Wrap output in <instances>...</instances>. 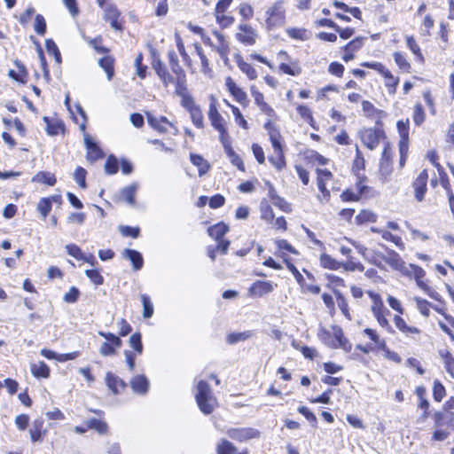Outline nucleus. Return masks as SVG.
<instances>
[{"instance_id": "14", "label": "nucleus", "mask_w": 454, "mask_h": 454, "mask_svg": "<svg viewBox=\"0 0 454 454\" xmlns=\"http://www.w3.org/2000/svg\"><path fill=\"white\" fill-rule=\"evenodd\" d=\"M146 117L148 124L160 133L168 132L167 126L174 127L172 122H170L165 116L156 117L151 113H146Z\"/></svg>"}, {"instance_id": "51", "label": "nucleus", "mask_w": 454, "mask_h": 454, "mask_svg": "<svg viewBox=\"0 0 454 454\" xmlns=\"http://www.w3.org/2000/svg\"><path fill=\"white\" fill-rule=\"evenodd\" d=\"M368 294L372 300V305L371 308L372 313L385 309L386 307L384 306L383 301L380 294H374L372 292H369Z\"/></svg>"}, {"instance_id": "12", "label": "nucleus", "mask_w": 454, "mask_h": 454, "mask_svg": "<svg viewBox=\"0 0 454 454\" xmlns=\"http://www.w3.org/2000/svg\"><path fill=\"white\" fill-rule=\"evenodd\" d=\"M277 286L276 284L270 282V281H255L250 287H249V294L252 296L256 297H262L267 294L271 293L275 287Z\"/></svg>"}, {"instance_id": "15", "label": "nucleus", "mask_w": 454, "mask_h": 454, "mask_svg": "<svg viewBox=\"0 0 454 454\" xmlns=\"http://www.w3.org/2000/svg\"><path fill=\"white\" fill-rule=\"evenodd\" d=\"M84 143L87 148V160L93 162L104 157L102 150L97 145L89 135H84Z\"/></svg>"}, {"instance_id": "55", "label": "nucleus", "mask_w": 454, "mask_h": 454, "mask_svg": "<svg viewBox=\"0 0 454 454\" xmlns=\"http://www.w3.org/2000/svg\"><path fill=\"white\" fill-rule=\"evenodd\" d=\"M85 275L93 282L96 286H100L104 283V278L98 270H86Z\"/></svg>"}, {"instance_id": "9", "label": "nucleus", "mask_w": 454, "mask_h": 454, "mask_svg": "<svg viewBox=\"0 0 454 454\" xmlns=\"http://www.w3.org/2000/svg\"><path fill=\"white\" fill-rule=\"evenodd\" d=\"M225 86L237 102L243 106L248 104L247 93L237 85L231 77L229 76L225 79Z\"/></svg>"}, {"instance_id": "24", "label": "nucleus", "mask_w": 454, "mask_h": 454, "mask_svg": "<svg viewBox=\"0 0 454 454\" xmlns=\"http://www.w3.org/2000/svg\"><path fill=\"white\" fill-rule=\"evenodd\" d=\"M32 182L45 184L50 186L55 185L57 179L54 174L48 171H40L36 175H35L32 178Z\"/></svg>"}, {"instance_id": "43", "label": "nucleus", "mask_w": 454, "mask_h": 454, "mask_svg": "<svg viewBox=\"0 0 454 454\" xmlns=\"http://www.w3.org/2000/svg\"><path fill=\"white\" fill-rule=\"evenodd\" d=\"M89 428L98 431L99 434H106L107 432V424L100 419H91L87 421Z\"/></svg>"}, {"instance_id": "56", "label": "nucleus", "mask_w": 454, "mask_h": 454, "mask_svg": "<svg viewBox=\"0 0 454 454\" xmlns=\"http://www.w3.org/2000/svg\"><path fill=\"white\" fill-rule=\"evenodd\" d=\"M34 28L35 31L40 35H43L45 34L46 21L43 15L37 14L35 16Z\"/></svg>"}, {"instance_id": "22", "label": "nucleus", "mask_w": 454, "mask_h": 454, "mask_svg": "<svg viewBox=\"0 0 454 454\" xmlns=\"http://www.w3.org/2000/svg\"><path fill=\"white\" fill-rule=\"evenodd\" d=\"M190 160L192 163L198 168L200 176H202L205 174H207L210 168L209 163L201 155L191 153Z\"/></svg>"}, {"instance_id": "58", "label": "nucleus", "mask_w": 454, "mask_h": 454, "mask_svg": "<svg viewBox=\"0 0 454 454\" xmlns=\"http://www.w3.org/2000/svg\"><path fill=\"white\" fill-rule=\"evenodd\" d=\"M262 218L266 221H271L274 218L273 209L268 202H262L260 205Z\"/></svg>"}, {"instance_id": "18", "label": "nucleus", "mask_w": 454, "mask_h": 454, "mask_svg": "<svg viewBox=\"0 0 454 454\" xmlns=\"http://www.w3.org/2000/svg\"><path fill=\"white\" fill-rule=\"evenodd\" d=\"M132 390L139 395H145L149 387V381L145 375H137L130 380Z\"/></svg>"}, {"instance_id": "26", "label": "nucleus", "mask_w": 454, "mask_h": 454, "mask_svg": "<svg viewBox=\"0 0 454 454\" xmlns=\"http://www.w3.org/2000/svg\"><path fill=\"white\" fill-rule=\"evenodd\" d=\"M168 57L171 71L174 74L175 77L185 74L184 70L179 64V59L176 53L174 51H169L168 53Z\"/></svg>"}, {"instance_id": "35", "label": "nucleus", "mask_w": 454, "mask_h": 454, "mask_svg": "<svg viewBox=\"0 0 454 454\" xmlns=\"http://www.w3.org/2000/svg\"><path fill=\"white\" fill-rule=\"evenodd\" d=\"M406 44L410 51L417 57V59L420 62H424V56L421 52L420 47L412 35L406 36Z\"/></svg>"}, {"instance_id": "10", "label": "nucleus", "mask_w": 454, "mask_h": 454, "mask_svg": "<svg viewBox=\"0 0 454 454\" xmlns=\"http://www.w3.org/2000/svg\"><path fill=\"white\" fill-rule=\"evenodd\" d=\"M382 258L392 269L403 273H409L404 261L395 251L388 250Z\"/></svg>"}, {"instance_id": "53", "label": "nucleus", "mask_w": 454, "mask_h": 454, "mask_svg": "<svg viewBox=\"0 0 454 454\" xmlns=\"http://www.w3.org/2000/svg\"><path fill=\"white\" fill-rule=\"evenodd\" d=\"M238 10L239 15L246 20L252 19L254 16V8L247 3L240 4Z\"/></svg>"}, {"instance_id": "31", "label": "nucleus", "mask_w": 454, "mask_h": 454, "mask_svg": "<svg viewBox=\"0 0 454 454\" xmlns=\"http://www.w3.org/2000/svg\"><path fill=\"white\" fill-rule=\"evenodd\" d=\"M289 37L300 41H307L309 39V32L305 28L288 27L286 30Z\"/></svg>"}, {"instance_id": "54", "label": "nucleus", "mask_w": 454, "mask_h": 454, "mask_svg": "<svg viewBox=\"0 0 454 454\" xmlns=\"http://www.w3.org/2000/svg\"><path fill=\"white\" fill-rule=\"evenodd\" d=\"M414 301H416L418 310L425 317H428L430 314V302L427 300H424L419 297H415Z\"/></svg>"}, {"instance_id": "39", "label": "nucleus", "mask_w": 454, "mask_h": 454, "mask_svg": "<svg viewBox=\"0 0 454 454\" xmlns=\"http://www.w3.org/2000/svg\"><path fill=\"white\" fill-rule=\"evenodd\" d=\"M215 18L216 23L222 27V28H227L230 27L235 21V19L233 16L224 13L221 14H214Z\"/></svg>"}, {"instance_id": "30", "label": "nucleus", "mask_w": 454, "mask_h": 454, "mask_svg": "<svg viewBox=\"0 0 454 454\" xmlns=\"http://www.w3.org/2000/svg\"><path fill=\"white\" fill-rule=\"evenodd\" d=\"M31 372L36 378H48L50 368L44 362L40 361L31 364Z\"/></svg>"}, {"instance_id": "42", "label": "nucleus", "mask_w": 454, "mask_h": 454, "mask_svg": "<svg viewBox=\"0 0 454 454\" xmlns=\"http://www.w3.org/2000/svg\"><path fill=\"white\" fill-rule=\"evenodd\" d=\"M141 301L143 304V317L150 318L153 315V305L150 298L146 294L141 295Z\"/></svg>"}, {"instance_id": "4", "label": "nucleus", "mask_w": 454, "mask_h": 454, "mask_svg": "<svg viewBox=\"0 0 454 454\" xmlns=\"http://www.w3.org/2000/svg\"><path fill=\"white\" fill-rule=\"evenodd\" d=\"M359 137L368 149L374 150L385 138V132L380 129H364L359 131Z\"/></svg>"}, {"instance_id": "21", "label": "nucleus", "mask_w": 454, "mask_h": 454, "mask_svg": "<svg viewBox=\"0 0 454 454\" xmlns=\"http://www.w3.org/2000/svg\"><path fill=\"white\" fill-rule=\"evenodd\" d=\"M217 454H248L247 450L239 451L234 444L225 439H221L216 445Z\"/></svg>"}, {"instance_id": "3", "label": "nucleus", "mask_w": 454, "mask_h": 454, "mask_svg": "<svg viewBox=\"0 0 454 454\" xmlns=\"http://www.w3.org/2000/svg\"><path fill=\"white\" fill-rule=\"evenodd\" d=\"M286 6L283 0L274 2L265 12V26L270 30L281 27L286 22Z\"/></svg>"}, {"instance_id": "1", "label": "nucleus", "mask_w": 454, "mask_h": 454, "mask_svg": "<svg viewBox=\"0 0 454 454\" xmlns=\"http://www.w3.org/2000/svg\"><path fill=\"white\" fill-rule=\"evenodd\" d=\"M318 337L330 348H341L345 352H350L352 349L351 343L344 336L342 329L338 325H332L331 329H320Z\"/></svg>"}, {"instance_id": "6", "label": "nucleus", "mask_w": 454, "mask_h": 454, "mask_svg": "<svg viewBox=\"0 0 454 454\" xmlns=\"http://www.w3.org/2000/svg\"><path fill=\"white\" fill-rule=\"evenodd\" d=\"M208 119L211 122L212 127L216 130H222L225 128V121L223 116L219 114L216 106V98L214 96H210V104L208 108Z\"/></svg>"}, {"instance_id": "37", "label": "nucleus", "mask_w": 454, "mask_h": 454, "mask_svg": "<svg viewBox=\"0 0 454 454\" xmlns=\"http://www.w3.org/2000/svg\"><path fill=\"white\" fill-rule=\"evenodd\" d=\"M114 59L110 56L101 58L98 61L99 66L106 71L109 81L114 76Z\"/></svg>"}, {"instance_id": "17", "label": "nucleus", "mask_w": 454, "mask_h": 454, "mask_svg": "<svg viewBox=\"0 0 454 454\" xmlns=\"http://www.w3.org/2000/svg\"><path fill=\"white\" fill-rule=\"evenodd\" d=\"M104 12V19L110 22L112 27L117 30L121 28L120 23L118 22L120 12L116 6L108 4L105 7Z\"/></svg>"}, {"instance_id": "7", "label": "nucleus", "mask_w": 454, "mask_h": 454, "mask_svg": "<svg viewBox=\"0 0 454 454\" xmlns=\"http://www.w3.org/2000/svg\"><path fill=\"white\" fill-rule=\"evenodd\" d=\"M226 434L230 438L239 442L257 438L260 434L258 430L251 427L230 428L226 431Z\"/></svg>"}, {"instance_id": "5", "label": "nucleus", "mask_w": 454, "mask_h": 454, "mask_svg": "<svg viewBox=\"0 0 454 454\" xmlns=\"http://www.w3.org/2000/svg\"><path fill=\"white\" fill-rule=\"evenodd\" d=\"M258 33L256 30L247 23H240L238 26V31L235 34V38L238 42L245 45H254L256 43Z\"/></svg>"}, {"instance_id": "16", "label": "nucleus", "mask_w": 454, "mask_h": 454, "mask_svg": "<svg viewBox=\"0 0 454 454\" xmlns=\"http://www.w3.org/2000/svg\"><path fill=\"white\" fill-rule=\"evenodd\" d=\"M106 384L114 395L119 394L126 387L121 378L110 372L106 374Z\"/></svg>"}, {"instance_id": "11", "label": "nucleus", "mask_w": 454, "mask_h": 454, "mask_svg": "<svg viewBox=\"0 0 454 454\" xmlns=\"http://www.w3.org/2000/svg\"><path fill=\"white\" fill-rule=\"evenodd\" d=\"M183 107L189 112L194 126L198 129H202L204 127V116L200 107L195 103V101L192 100L184 105Z\"/></svg>"}, {"instance_id": "45", "label": "nucleus", "mask_w": 454, "mask_h": 454, "mask_svg": "<svg viewBox=\"0 0 454 454\" xmlns=\"http://www.w3.org/2000/svg\"><path fill=\"white\" fill-rule=\"evenodd\" d=\"M45 47L47 52L51 55H53L57 63L61 62V55L57 44L51 39H47L45 42Z\"/></svg>"}, {"instance_id": "57", "label": "nucleus", "mask_w": 454, "mask_h": 454, "mask_svg": "<svg viewBox=\"0 0 454 454\" xmlns=\"http://www.w3.org/2000/svg\"><path fill=\"white\" fill-rule=\"evenodd\" d=\"M279 69L287 74L295 76L301 74V67L297 64L288 65L286 63H281L279 65Z\"/></svg>"}, {"instance_id": "62", "label": "nucleus", "mask_w": 454, "mask_h": 454, "mask_svg": "<svg viewBox=\"0 0 454 454\" xmlns=\"http://www.w3.org/2000/svg\"><path fill=\"white\" fill-rule=\"evenodd\" d=\"M105 170L108 175H114L118 171V161L114 156H110L105 164Z\"/></svg>"}, {"instance_id": "33", "label": "nucleus", "mask_w": 454, "mask_h": 454, "mask_svg": "<svg viewBox=\"0 0 454 454\" xmlns=\"http://www.w3.org/2000/svg\"><path fill=\"white\" fill-rule=\"evenodd\" d=\"M434 421L436 427H442L444 425H452L454 422V412L447 411L446 413L435 412Z\"/></svg>"}, {"instance_id": "32", "label": "nucleus", "mask_w": 454, "mask_h": 454, "mask_svg": "<svg viewBox=\"0 0 454 454\" xmlns=\"http://www.w3.org/2000/svg\"><path fill=\"white\" fill-rule=\"evenodd\" d=\"M320 264L325 269L336 270L341 268L342 262L336 261L327 254H322L320 255Z\"/></svg>"}, {"instance_id": "48", "label": "nucleus", "mask_w": 454, "mask_h": 454, "mask_svg": "<svg viewBox=\"0 0 454 454\" xmlns=\"http://www.w3.org/2000/svg\"><path fill=\"white\" fill-rule=\"evenodd\" d=\"M269 160L278 170L286 166L284 153H274V155L269 157Z\"/></svg>"}, {"instance_id": "49", "label": "nucleus", "mask_w": 454, "mask_h": 454, "mask_svg": "<svg viewBox=\"0 0 454 454\" xmlns=\"http://www.w3.org/2000/svg\"><path fill=\"white\" fill-rule=\"evenodd\" d=\"M336 298H337L338 307L341 310L342 314L345 316L346 318H348V320H351L352 317L349 313L348 304L346 299L344 298V296L340 293H337Z\"/></svg>"}, {"instance_id": "20", "label": "nucleus", "mask_w": 454, "mask_h": 454, "mask_svg": "<svg viewBox=\"0 0 454 454\" xmlns=\"http://www.w3.org/2000/svg\"><path fill=\"white\" fill-rule=\"evenodd\" d=\"M138 189L137 183L123 187L120 192V200L126 201L129 205L134 206L136 204L135 195Z\"/></svg>"}, {"instance_id": "46", "label": "nucleus", "mask_w": 454, "mask_h": 454, "mask_svg": "<svg viewBox=\"0 0 454 454\" xmlns=\"http://www.w3.org/2000/svg\"><path fill=\"white\" fill-rule=\"evenodd\" d=\"M129 345L134 349L136 353L141 355L143 353V344L141 340V334L139 333H136L132 334L129 338Z\"/></svg>"}, {"instance_id": "8", "label": "nucleus", "mask_w": 454, "mask_h": 454, "mask_svg": "<svg viewBox=\"0 0 454 454\" xmlns=\"http://www.w3.org/2000/svg\"><path fill=\"white\" fill-rule=\"evenodd\" d=\"M176 94L181 98V106L194 100L189 93L186 82V74L175 77Z\"/></svg>"}, {"instance_id": "36", "label": "nucleus", "mask_w": 454, "mask_h": 454, "mask_svg": "<svg viewBox=\"0 0 454 454\" xmlns=\"http://www.w3.org/2000/svg\"><path fill=\"white\" fill-rule=\"evenodd\" d=\"M254 336L252 331H245L242 333H232L227 335L226 340L229 344H234L239 341L246 340Z\"/></svg>"}, {"instance_id": "52", "label": "nucleus", "mask_w": 454, "mask_h": 454, "mask_svg": "<svg viewBox=\"0 0 454 454\" xmlns=\"http://www.w3.org/2000/svg\"><path fill=\"white\" fill-rule=\"evenodd\" d=\"M86 175L87 171L82 167H78L74 173V179L78 184V185L82 189L86 188L87 186Z\"/></svg>"}, {"instance_id": "64", "label": "nucleus", "mask_w": 454, "mask_h": 454, "mask_svg": "<svg viewBox=\"0 0 454 454\" xmlns=\"http://www.w3.org/2000/svg\"><path fill=\"white\" fill-rule=\"evenodd\" d=\"M296 109L301 117L304 119L307 122H309V124L313 122L314 119L312 116V113L308 106L303 105H298Z\"/></svg>"}, {"instance_id": "29", "label": "nucleus", "mask_w": 454, "mask_h": 454, "mask_svg": "<svg viewBox=\"0 0 454 454\" xmlns=\"http://www.w3.org/2000/svg\"><path fill=\"white\" fill-rule=\"evenodd\" d=\"M43 421L42 419H35L33 426L29 430L30 437L33 442H41L45 431L43 430Z\"/></svg>"}, {"instance_id": "13", "label": "nucleus", "mask_w": 454, "mask_h": 454, "mask_svg": "<svg viewBox=\"0 0 454 454\" xmlns=\"http://www.w3.org/2000/svg\"><path fill=\"white\" fill-rule=\"evenodd\" d=\"M428 179V174L426 169L421 171L413 182V188L415 191V198L418 201H422L427 192V183Z\"/></svg>"}, {"instance_id": "63", "label": "nucleus", "mask_w": 454, "mask_h": 454, "mask_svg": "<svg viewBox=\"0 0 454 454\" xmlns=\"http://www.w3.org/2000/svg\"><path fill=\"white\" fill-rule=\"evenodd\" d=\"M425 121V113L420 104H417L413 112V121L417 126L421 125Z\"/></svg>"}, {"instance_id": "23", "label": "nucleus", "mask_w": 454, "mask_h": 454, "mask_svg": "<svg viewBox=\"0 0 454 454\" xmlns=\"http://www.w3.org/2000/svg\"><path fill=\"white\" fill-rule=\"evenodd\" d=\"M396 127L400 136L399 145H402L403 150H404L405 145H409V120L398 121Z\"/></svg>"}, {"instance_id": "25", "label": "nucleus", "mask_w": 454, "mask_h": 454, "mask_svg": "<svg viewBox=\"0 0 454 454\" xmlns=\"http://www.w3.org/2000/svg\"><path fill=\"white\" fill-rule=\"evenodd\" d=\"M377 215L367 209L361 210L358 215L355 217V223L358 225L375 223L377 221Z\"/></svg>"}, {"instance_id": "44", "label": "nucleus", "mask_w": 454, "mask_h": 454, "mask_svg": "<svg viewBox=\"0 0 454 454\" xmlns=\"http://www.w3.org/2000/svg\"><path fill=\"white\" fill-rule=\"evenodd\" d=\"M327 280L329 283V286L333 288V293L337 295V293H340L338 288L339 287H345V281L333 274H330L327 276Z\"/></svg>"}, {"instance_id": "60", "label": "nucleus", "mask_w": 454, "mask_h": 454, "mask_svg": "<svg viewBox=\"0 0 454 454\" xmlns=\"http://www.w3.org/2000/svg\"><path fill=\"white\" fill-rule=\"evenodd\" d=\"M445 395V388L440 381L434 380L433 387V396L436 402H441Z\"/></svg>"}, {"instance_id": "61", "label": "nucleus", "mask_w": 454, "mask_h": 454, "mask_svg": "<svg viewBox=\"0 0 454 454\" xmlns=\"http://www.w3.org/2000/svg\"><path fill=\"white\" fill-rule=\"evenodd\" d=\"M362 66L379 72L383 77L390 72L380 62H364Z\"/></svg>"}, {"instance_id": "40", "label": "nucleus", "mask_w": 454, "mask_h": 454, "mask_svg": "<svg viewBox=\"0 0 454 454\" xmlns=\"http://www.w3.org/2000/svg\"><path fill=\"white\" fill-rule=\"evenodd\" d=\"M393 57L395 64L398 66L400 69L407 73L410 72L411 64L406 59L404 54L399 51H395L394 52Z\"/></svg>"}, {"instance_id": "2", "label": "nucleus", "mask_w": 454, "mask_h": 454, "mask_svg": "<svg viewBox=\"0 0 454 454\" xmlns=\"http://www.w3.org/2000/svg\"><path fill=\"white\" fill-rule=\"evenodd\" d=\"M195 399L200 410L206 415L212 413L218 405L210 386L202 380L197 382Z\"/></svg>"}, {"instance_id": "19", "label": "nucleus", "mask_w": 454, "mask_h": 454, "mask_svg": "<svg viewBox=\"0 0 454 454\" xmlns=\"http://www.w3.org/2000/svg\"><path fill=\"white\" fill-rule=\"evenodd\" d=\"M122 256L131 262L134 270L137 271L142 269L144 259L138 251L127 248L123 250Z\"/></svg>"}, {"instance_id": "47", "label": "nucleus", "mask_w": 454, "mask_h": 454, "mask_svg": "<svg viewBox=\"0 0 454 454\" xmlns=\"http://www.w3.org/2000/svg\"><path fill=\"white\" fill-rule=\"evenodd\" d=\"M51 200L50 198H43L37 204V209L40 214L45 218L51 210Z\"/></svg>"}, {"instance_id": "27", "label": "nucleus", "mask_w": 454, "mask_h": 454, "mask_svg": "<svg viewBox=\"0 0 454 454\" xmlns=\"http://www.w3.org/2000/svg\"><path fill=\"white\" fill-rule=\"evenodd\" d=\"M390 314V311L385 308V309L376 311L372 313L373 317L376 318L378 324L385 328L388 333H394L392 326L390 325L387 316Z\"/></svg>"}, {"instance_id": "41", "label": "nucleus", "mask_w": 454, "mask_h": 454, "mask_svg": "<svg viewBox=\"0 0 454 454\" xmlns=\"http://www.w3.org/2000/svg\"><path fill=\"white\" fill-rule=\"evenodd\" d=\"M384 78L385 86L387 87L388 93L394 95L399 83V78L394 76L391 72L386 74Z\"/></svg>"}, {"instance_id": "50", "label": "nucleus", "mask_w": 454, "mask_h": 454, "mask_svg": "<svg viewBox=\"0 0 454 454\" xmlns=\"http://www.w3.org/2000/svg\"><path fill=\"white\" fill-rule=\"evenodd\" d=\"M281 135L279 131L270 132V140L274 153H284L281 144Z\"/></svg>"}, {"instance_id": "28", "label": "nucleus", "mask_w": 454, "mask_h": 454, "mask_svg": "<svg viewBox=\"0 0 454 454\" xmlns=\"http://www.w3.org/2000/svg\"><path fill=\"white\" fill-rule=\"evenodd\" d=\"M229 231V227L223 223H218L207 229L208 235L215 240H221Z\"/></svg>"}, {"instance_id": "34", "label": "nucleus", "mask_w": 454, "mask_h": 454, "mask_svg": "<svg viewBox=\"0 0 454 454\" xmlns=\"http://www.w3.org/2000/svg\"><path fill=\"white\" fill-rule=\"evenodd\" d=\"M237 65L239 68L247 74V76L250 80H254L257 78V72L256 70L252 67L251 64L244 61L240 57L237 60Z\"/></svg>"}, {"instance_id": "59", "label": "nucleus", "mask_w": 454, "mask_h": 454, "mask_svg": "<svg viewBox=\"0 0 454 454\" xmlns=\"http://www.w3.org/2000/svg\"><path fill=\"white\" fill-rule=\"evenodd\" d=\"M341 267L347 271H364V267L359 262H355L351 258L348 259L346 262H342Z\"/></svg>"}, {"instance_id": "38", "label": "nucleus", "mask_w": 454, "mask_h": 454, "mask_svg": "<svg viewBox=\"0 0 454 454\" xmlns=\"http://www.w3.org/2000/svg\"><path fill=\"white\" fill-rule=\"evenodd\" d=\"M380 236L384 240L390 241L394 243L399 249L404 250L405 246L401 237L393 235L390 231L387 230H383V231H380Z\"/></svg>"}]
</instances>
